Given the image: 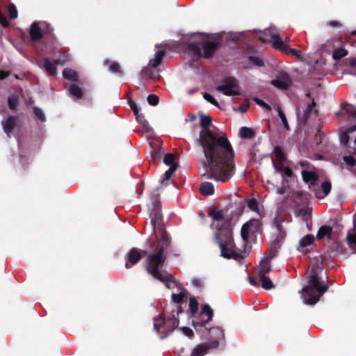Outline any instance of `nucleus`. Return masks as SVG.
Segmentation results:
<instances>
[{"mask_svg":"<svg viewBox=\"0 0 356 356\" xmlns=\"http://www.w3.org/2000/svg\"><path fill=\"white\" fill-rule=\"evenodd\" d=\"M211 122L209 116L202 115L200 144L206 159L209 176L217 181L229 179L234 169V152L230 142L223 132H215L207 127Z\"/></svg>","mask_w":356,"mask_h":356,"instance_id":"nucleus-1","label":"nucleus"},{"mask_svg":"<svg viewBox=\"0 0 356 356\" xmlns=\"http://www.w3.org/2000/svg\"><path fill=\"white\" fill-rule=\"evenodd\" d=\"M159 231L161 234V241L156 245V252L151 253L147 257V270L154 278L165 282L166 286L170 288L172 284H176V282L171 281L172 276L168 273L160 270L165 261L163 250L168 236L161 229H159Z\"/></svg>","mask_w":356,"mask_h":356,"instance_id":"nucleus-2","label":"nucleus"},{"mask_svg":"<svg viewBox=\"0 0 356 356\" xmlns=\"http://www.w3.org/2000/svg\"><path fill=\"white\" fill-rule=\"evenodd\" d=\"M323 270L322 261L318 259L316 264L312 267L311 274L309 277L308 286L299 291L302 294V298L307 305H314L320 297L327 291V286L321 284L318 274Z\"/></svg>","mask_w":356,"mask_h":356,"instance_id":"nucleus-3","label":"nucleus"},{"mask_svg":"<svg viewBox=\"0 0 356 356\" xmlns=\"http://www.w3.org/2000/svg\"><path fill=\"white\" fill-rule=\"evenodd\" d=\"M198 302L194 296L189 298V309L188 310L193 316V325L197 331H200L199 328L204 326L207 323L212 320L213 310L207 305L202 306V311L198 315L197 314L198 309Z\"/></svg>","mask_w":356,"mask_h":356,"instance_id":"nucleus-4","label":"nucleus"},{"mask_svg":"<svg viewBox=\"0 0 356 356\" xmlns=\"http://www.w3.org/2000/svg\"><path fill=\"white\" fill-rule=\"evenodd\" d=\"M218 43L213 40H209L207 38L192 43L191 49L196 55L209 57L216 51Z\"/></svg>","mask_w":356,"mask_h":356,"instance_id":"nucleus-5","label":"nucleus"},{"mask_svg":"<svg viewBox=\"0 0 356 356\" xmlns=\"http://www.w3.org/2000/svg\"><path fill=\"white\" fill-rule=\"evenodd\" d=\"M218 244L221 250V256L230 259L236 255V247L234 243L232 233L229 230H226L223 236L221 232L218 235Z\"/></svg>","mask_w":356,"mask_h":356,"instance_id":"nucleus-6","label":"nucleus"},{"mask_svg":"<svg viewBox=\"0 0 356 356\" xmlns=\"http://www.w3.org/2000/svg\"><path fill=\"white\" fill-rule=\"evenodd\" d=\"M179 311H172V316H168L167 318L154 319V327L158 332L168 334L174 330L179 325L177 320Z\"/></svg>","mask_w":356,"mask_h":356,"instance_id":"nucleus-7","label":"nucleus"},{"mask_svg":"<svg viewBox=\"0 0 356 356\" xmlns=\"http://www.w3.org/2000/svg\"><path fill=\"white\" fill-rule=\"evenodd\" d=\"M217 90L227 96H234L240 94V88L237 81L232 77L225 79L221 84L217 86Z\"/></svg>","mask_w":356,"mask_h":356,"instance_id":"nucleus-8","label":"nucleus"},{"mask_svg":"<svg viewBox=\"0 0 356 356\" xmlns=\"http://www.w3.org/2000/svg\"><path fill=\"white\" fill-rule=\"evenodd\" d=\"M259 38L264 42L271 41L273 46L281 51L288 42V41L284 42L278 35L271 33L270 30L261 32L259 35Z\"/></svg>","mask_w":356,"mask_h":356,"instance_id":"nucleus-9","label":"nucleus"},{"mask_svg":"<svg viewBox=\"0 0 356 356\" xmlns=\"http://www.w3.org/2000/svg\"><path fill=\"white\" fill-rule=\"evenodd\" d=\"M209 337L211 341V344L209 345V348H215L218 347L219 345L220 341H221L223 338V332L222 330L220 328L215 327L209 330Z\"/></svg>","mask_w":356,"mask_h":356,"instance_id":"nucleus-10","label":"nucleus"},{"mask_svg":"<svg viewBox=\"0 0 356 356\" xmlns=\"http://www.w3.org/2000/svg\"><path fill=\"white\" fill-rule=\"evenodd\" d=\"M282 51L294 56L300 62L307 63H309L308 55H304L300 50L291 48L287 44Z\"/></svg>","mask_w":356,"mask_h":356,"instance_id":"nucleus-11","label":"nucleus"},{"mask_svg":"<svg viewBox=\"0 0 356 356\" xmlns=\"http://www.w3.org/2000/svg\"><path fill=\"white\" fill-rule=\"evenodd\" d=\"M141 258V252L136 248H132L128 253V261L125 264L126 268H129L134 266Z\"/></svg>","mask_w":356,"mask_h":356,"instance_id":"nucleus-12","label":"nucleus"},{"mask_svg":"<svg viewBox=\"0 0 356 356\" xmlns=\"http://www.w3.org/2000/svg\"><path fill=\"white\" fill-rule=\"evenodd\" d=\"M272 85L279 89H286L290 84V80L285 74H282L277 79L271 81Z\"/></svg>","mask_w":356,"mask_h":356,"instance_id":"nucleus-13","label":"nucleus"},{"mask_svg":"<svg viewBox=\"0 0 356 356\" xmlns=\"http://www.w3.org/2000/svg\"><path fill=\"white\" fill-rule=\"evenodd\" d=\"M273 155L277 161H273L275 168L278 172H281L283 162L285 160L284 154L282 153L281 149L279 147H276L274 149Z\"/></svg>","mask_w":356,"mask_h":356,"instance_id":"nucleus-14","label":"nucleus"},{"mask_svg":"<svg viewBox=\"0 0 356 356\" xmlns=\"http://www.w3.org/2000/svg\"><path fill=\"white\" fill-rule=\"evenodd\" d=\"M178 292H173L172 298L175 303L180 304L185 301L186 298V290L182 287L181 284H178Z\"/></svg>","mask_w":356,"mask_h":356,"instance_id":"nucleus-15","label":"nucleus"},{"mask_svg":"<svg viewBox=\"0 0 356 356\" xmlns=\"http://www.w3.org/2000/svg\"><path fill=\"white\" fill-rule=\"evenodd\" d=\"M302 175L303 180L305 183H307L309 186L315 184L317 179V175L315 172L312 171L303 170L302 172Z\"/></svg>","mask_w":356,"mask_h":356,"instance_id":"nucleus-16","label":"nucleus"},{"mask_svg":"<svg viewBox=\"0 0 356 356\" xmlns=\"http://www.w3.org/2000/svg\"><path fill=\"white\" fill-rule=\"evenodd\" d=\"M258 278L259 282L261 284V286L266 290H270L275 287V285L272 280L267 277L266 275L260 274L258 275Z\"/></svg>","mask_w":356,"mask_h":356,"instance_id":"nucleus-17","label":"nucleus"},{"mask_svg":"<svg viewBox=\"0 0 356 356\" xmlns=\"http://www.w3.org/2000/svg\"><path fill=\"white\" fill-rule=\"evenodd\" d=\"M39 23H33L30 29V34L33 40H39L42 35L41 27Z\"/></svg>","mask_w":356,"mask_h":356,"instance_id":"nucleus-18","label":"nucleus"},{"mask_svg":"<svg viewBox=\"0 0 356 356\" xmlns=\"http://www.w3.org/2000/svg\"><path fill=\"white\" fill-rule=\"evenodd\" d=\"M200 190L204 195H211L214 192V186L209 182H204L200 184Z\"/></svg>","mask_w":356,"mask_h":356,"instance_id":"nucleus-19","label":"nucleus"},{"mask_svg":"<svg viewBox=\"0 0 356 356\" xmlns=\"http://www.w3.org/2000/svg\"><path fill=\"white\" fill-rule=\"evenodd\" d=\"M165 55V51L159 50L156 52L154 58L149 61V65L152 67H156L161 63L163 58Z\"/></svg>","mask_w":356,"mask_h":356,"instance_id":"nucleus-20","label":"nucleus"},{"mask_svg":"<svg viewBox=\"0 0 356 356\" xmlns=\"http://www.w3.org/2000/svg\"><path fill=\"white\" fill-rule=\"evenodd\" d=\"M64 79L70 81H76L78 79V74L72 69L66 68L63 72Z\"/></svg>","mask_w":356,"mask_h":356,"instance_id":"nucleus-21","label":"nucleus"},{"mask_svg":"<svg viewBox=\"0 0 356 356\" xmlns=\"http://www.w3.org/2000/svg\"><path fill=\"white\" fill-rule=\"evenodd\" d=\"M68 92L70 95L75 99H80L83 95L81 88L76 85H72L70 86L68 88Z\"/></svg>","mask_w":356,"mask_h":356,"instance_id":"nucleus-22","label":"nucleus"},{"mask_svg":"<svg viewBox=\"0 0 356 356\" xmlns=\"http://www.w3.org/2000/svg\"><path fill=\"white\" fill-rule=\"evenodd\" d=\"M270 271V266L268 260H263L257 268V275H266Z\"/></svg>","mask_w":356,"mask_h":356,"instance_id":"nucleus-23","label":"nucleus"},{"mask_svg":"<svg viewBox=\"0 0 356 356\" xmlns=\"http://www.w3.org/2000/svg\"><path fill=\"white\" fill-rule=\"evenodd\" d=\"M2 124L5 132L8 135L15 127V120L13 118H9L7 120L3 121Z\"/></svg>","mask_w":356,"mask_h":356,"instance_id":"nucleus-24","label":"nucleus"},{"mask_svg":"<svg viewBox=\"0 0 356 356\" xmlns=\"http://www.w3.org/2000/svg\"><path fill=\"white\" fill-rule=\"evenodd\" d=\"M332 232V228L330 226H323L318 230L317 237L318 238H323L325 237L330 238V234Z\"/></svg>","mask_w":356,"mask_h":356,"instance_id":"nucleus-25","label":"nucleus"},{"mask_svg":"<svg viewBox=\"0 0 356 356\" xmlns=\"http://www.w3.org/2000/svg\"><path fill=\"white\" fill-rule=\"evenodd\" d=\"M251 223H252V221L250 220V221L245 223L241 228V237H242L243 240L245 242L248 239L249 232H250Z\"/></svg>","mask_w":356,"mask_h":356,"instance_id":"nucleus-26","label":"nucleus"},{"mask_svg":"<svg viewBox=\"0 0 356 356\" xmlns=\"http://www.w3.org/2000/svg\"><path fill=\"white\" fill-rule=\"evenodd\" d=\"M314 241V236L312 234H308L305 236L300 241V246L302 248H306L310 245H312Z\"/></svg>","mask_w":356,"mask_h":356,"instance_id":"nucleus-27","label":"nucleus"},{"mask_svg":"<svg viewBox=\"0 0 356 356\" xmlns=\"http://www.w3.org/2000/svg\"><path fill=\"white\" fill-rule=\"evenodd\" d=\"M207 348L208 347L204 344L199 345L194 348L191 356H203L205 354Z\"/></svg>","mask_w":356,"mask_h":356,"instance_id":"nucleus-28","label":"nucleus"},{"mask_svg":"<svg viewBox=\"0 0 356 356\" xmlns=\"http://www.w3.org/2000/svg\"><path fill=\"white\" fill-rule=\"evenodd\" d=\"M239 134L242 138H251L254 135V131L246 127L241 128Z\"/></svg>","mask_w":356,"mask_h":356,"instance_id":"nucleus-29","label":"nucleus"},{"mask_svg":"<svg viewBox=\"0 0 356 356\" xmlns=\"http://www.w3.org/2000/svg\"><path fill=\"white\" fill-rule=\"evenodd\" d=\"M347 241L351 246L356 248V228L355 227L353 230L350 231L346 236Z\"/></svg>","mask_w":356,"mask_h":356,"instance_id":"nucleus-30","label":"nucleus"},{"mask_svg":"<svg viewBox=\"0 0 356 356\" xmlns=\"http://www.w3.org/2000/svg\"><path fill=\"white\" fill-rule=\"evenodd\" d=\"M44 67L51 75H54L56 73V70L54 63H50L47 59L44 60Z\"/></svg>","mask_w":356,"mask_h":356,"instance_id":"nucleus-31","label":"nucleus"},{"mask_svg":"<svg viewBox=\"0 0 356 356\" xmlns=\"http://www.w3.org/2000/svg\"><path fill=\"white\" fill-rule=\"evenodd\" d=\"M356 130V125L353 126L348 129H347L345 132L341 136L340 139L341 142L343 143H348L349 140L348 134L351 132H353Z\"/></svg>","mask_w":356,"mask_h":356,"instance_id":"nucleus-32","label":"nucleus"},{"mask_svg":"<svg viewBox=\"0 0 356 356\" xmlns=\"http://www.w3.org/2000/svg\"><path fill=\"white\" fill-rule=\"evenodd\" d=\"M322 188H323V190L324 195H321L318 192H316V196L317 198H320V199L321 198H323L324 196L327 195L330 192L331 184L330 183H328V182H324L322 184Z\"/></svg>","mask_w":356,"mask_h":356,"instance_id":"nucleus-33","label":"nucleus"},{"mask_svg":"<svg viewBox=\"0 0 356 356\" xmlns=\"http://www.w3.org/2000/svg\"><path fill=\"white\" fill-rule=\"evenodd\" d=\"M8 105L11 109H15L18 104L17 98L15 95H10L8 98Z\"/></svg>","mask_w":356,"mask_h":356,"instance_id":"nucleus-34","label":"nucleus"},{"mask_svg":"<svg viewBox=\"0 0 356 356\" xmlns=\"http://www.w3.org/2000/svg\"><path fill=\"white\" fill-rule=\"evenodd\" d=\"M346 54H347L346 50L341 48L334 51V53L333 54V57H334V58L337 59V58H340L341 57L346 56Z\"/></svg>","mask_w":356,"mask_h":356,"instance_id":"nucleus-35","label":"nucleus"},{"mask_svg":"<svg viewBox=\"0 0 356 356\" xmlns=\"http://www.w3.org/2000/svg\"><path fill=\"white\" fill-rule=\"evenodd\" d=\"M278 114H279V116H280V118L281 119V121L283 123L284 127L286 129H289V124H288V122H287V120H286V115H285L284 113L283 112V111L282 109L279 108Z\"/></svg>","mask_w":356,"mask_h":356,"instance_id":"nucleus-36","label":"nucleus"},{"mask_svg":"<svg viewBox=\"0 0 356 356\" xmlns=\"http://www.w3.org/2000/svg\"><path fill=\"white\" fill-rule=\"evenodd\" d=\"M150 216L152 217V222L154 227V232H156V223H159L160 220V217L153 211L151 212Z\"/></svg>","mask_w":356,"mask_h":356,"instance_id":"nucleus-37","label":"nucleus"},{"mask_svg":"<svg viewBox=\"0 0 356 356\" xmlns=\"http://www.w3.org/2000/svg\"><path fill=\"white\" fill-rule=\"evenodd\" d=\"M174 160H175V158L173 156L172 154H167L165 155V157H164V163L167 165H175L173 164L174 163Z\"/></svg>","mask_w":356,"mask_h":356,"instance_id":"nucleus-38","label":"nucleus"},{"mask_svg":"<svg viewBox=\"0 0 356 356\" xmlns=\"http://www.w3.org/2000/svg\"><path fill=\"white\" fill-rule=\"evenodd\" d=\"M105 63L108 65V69L112 72H118L120 70L119 65L115 62L106 61Z\"/></svg>","mask_w":356,"mask_h":356,"instance_id":"nucleus-39","label":"nucleus"},{"mask_svg":"<svg viewBox=\"0 0 356 356\" xmlns=\"http://www.w3.org/2000/svg\"><path fill=\"white\" fill-rule=\"evenodd\" d=\"M8 13L10 18L15 19L17 17V10L14 5H10L9 6Z\"/></svg>","mask_w":356,"mask_h":356,"instance_id":"nucleus-40","label":"nucleus"},{"mask_svg":"<svg viewBox=\"0 0 356 356\" xmlns=\"http://www.w3.org/2000/svg\"><path fill=\"white\" fill-rule=\"evenodd\" d=\"M130 106L132 108L137 121H139L140 113L136 104L134 102H130Z\"/></svg>","mask_w":356,"mask_h":356,"instance_id":"nucleus-41","label":"nucleus"},{"mask_svg":"<svg viewBox=\"0 0 356 356\" xmlns=\"http://www.w3.org/2000/svg\"><path fill=\"white\" fill-rule=\"evenodd\" d=\"M147 101L149 104L155 106L159 103V97L154 95H150L147 97Z\"/></svg>","mask_w":356,"mask_h":356,"instance_id":"nucleus-42","label":"nucleus"},{"mask_svg":"<svg viewBox=\"0 0 356 356\" xmlns=\"http://www.w3.org/2000/svg\"><path fill=\"white\" fill-rule=\"evenodd\" d=\"M176 165H172L169 170H168L165 172V179L168 180L171 178L172 175L174 173V172L176 170Z\"/></svg>","mask_w":356,"mask_h":356,"instance_id":"nucleus-43","label":"nucleus"},{"mask_svg":"<svg viewBox=\"0 0 356 356\" xmlns=\"http://www.w3.org/2000/svg\"><path fill=\"white\" fill-rule=\"evenodd\" d=\"M248 207L252 209V211H256V212H258L259 211V207H258V204H257V202L256 200H250L249 202H248Z\"/></svg>","mask_w":356,"mask_h":356,"instance_id":"nucleus-44","label":"nucleus"},{"mask_svg":"<svg viewBox=\"0 0 356 356\" xmlns=\"http://www.w3.org/2000/svg\"><path fill=\"white\" fill-rule=\"evenodd\" d=\"M344 162L350 166H353L355 164V160L352 156H346L343 157Z\"/></svg>","mask_w":356,"mask_h":356,"instance_id":"nucleus-45","label":"nucleus"},{"mask_svg":"<svg viewBox=\"0 0 356 356\" xmlns=\"http://www.w3.org/2000/svg\"><path fill=\"white\" fill-rule=\"evenodd\" d=\"M211 216L215 220H220L222 219V212L220 211H213L211 213Z\"/></svg>","mask_w":356,"mask_h":356,"instance_id":"nucleus-46","label":"nucleus"},{"mask_svg":"<svg viewBox=\"0 0 356 356\" xmlns=\"http://www.w3.org/2000/svg\"><path fill=\"white\" fill-rule=\"evenodd\" d=\"M34 113L35 114V115L42 121H44L45 120V116H44V113L42 112V110H40V108H35L34 109Z\"/></svg>","mask_w":356,"mask_h":356,"instance_id":"nucleus-47","label":"nucleus"},{"mask_svg":"<svg viewBox=\"0 0 356 356\" xmlns=\"http://www.w3.org/2000/svg\"><path fill=\"white\" fill-rule=\"evenodd\" d=\"M204 98L208 101L209 102L216 105V106H218V102L215 99V98L210 94H208V93H205L204 95Z\"/></svg>","mask_w":356,"mask_h":356,"instance_id":"nucleus-48","label":"nucleus"},{"mask_svg":"<svg viewBox=\"0 0 356 356\" xmlns=\"http://www.w3.org/2000/svg\"><path fill=\"white\" fill-rule=\"evenodd\" d=\"M181 331L184 335H186L188 337H192L193 334V330L189 327H183L181 328Z\"/></svg>","mask_w":356,"mask_h":356,"instance_id":"nucleus-49","label":"nucleus"},{"mask_svg":"<svg viewBox=\"0 0 356 356\" xmlns=\"http://www.w3.org/2000/svg\"><path fill=\"white\" fill-rule=\"evenodd\" d=\"M251 62L258 66H262L264 65V62L262 60L258 57H250V58Z\"/></svg>","mask_w":356,"mask_h":356,"instance_id":"nucleus-50","label":"nucleus"},{"mask_svg":"<svg viewBox=\"0 0 356 356\" xmlns=\"http://www.w3.org/2000/svg\"><path fill=\"white\" fill-rule=\"evenodd\" d=\"M68 60V57L67 55L63 54L60 56V57L56 60V63L60 65L65 64Z\"/></svg>","mask_w":356,"mask_h":356,"instance_id":"nucleus-51","label":"nucleus"},{"mask_svg":"<svg viewBox=\"0 0 356 356\" xmlns=\"http://www.w3.org/2000/svg\"><path fill=\"white\" fill-rule=\"evenodd\" d=\"M192 283L194 286H202L203 285V281L201 279L195 278L192 280Z\"/></svg>","mask_w":356,"mask_h":356,"instance_id":"nucleus-52","label":"nucleus"},{"mask_svg":"<svg viewBox=\"0 0 356 356\" xmlns=\"http://www.w3.org/2000/svg\"><path fill=\"white\" fill-rule=\"evenodd\" d=\"M254 101L257 103V104H259V106H261L263 107H265L268 109H270V107L268 106V105L265 103L263 100L261 99H255Z\"/></svg>","mask_w":356,"mask_h":356,"instance_id":"nucleus-53","label":"nucleus"},{"mask_svg":"<svg viewBox=\"0 0 356 356\" xmlns=\"http://www.w3.org/2000/svg\"><path fill=\"white\" fill-rule=\"evenodd\" d=\"M9 75V73L6 71H0V79H3Z\"/></svg>","mask_w":356,"mask_h":356,"instance_id":"nucleus-54","label":"nucleus"},{"mask_svg":"<svg viewBox=\"0 0 356 356\" xmlns=\"http://www.w3.org/2000/svg\"><path fill=\"white\" fill-rule=\"evenodd\" d=\"M138 122H140L143 126H145L146 124H147L146 120L144 119V116L142 114H140V113L139 121H138Z\"/></svg>","mask_w":356,"mask_h":356,"instance_id":"nucleus-55","label":"nucleus"},{"mask_svg":"<svg viewBox=\"0 0 356 356\" xmlns=\"http://www.w3.org/2000/svg\"><path fill=\"white\" fill-rule=\"evenodd\" d=\"M284 174L287 176V177H291V175H292V171L290 168H286L284 169Z\"/></svg>","mask_w":356,"mask_h":356,"instance_id":"nucleus-56","label":"nucleus"},{"mask_svg":"<svg viewBox=\"0 0 356 356\" xmlns=\"http://www.w3.org/2000/svg\"><path fill=\"white\" fill-rule=\"evenodd\" d=\"M248 282H249L252 285H253V286H257V283L256 280H255L254 278H252V277H249L248 278Z\"/></svg>","mask_w":356,"mask_h":356,"instance_id":"nucleus-57","label":"nucleus"},{"mask_svg":"<svg viewBox=\"0 0 356 356\" xmlns=\"http://www.w3.org/2000/svg\"><path fill=\"white\" fill-rule=\"evenodd\" d=\"M350 65L353 66V67L356 66V59H353V60H351Z\"/></svg>","mask_w":356,"mask_h":356,"instance_id":"nucleus-58","label":"nucleus"},{"mask_svg":"<svg viewBox=\"0 0 356 356\" xmlns=\"http://www.w3.org/2000/svg\"><path fill=\"white\" fill-rule=\"evenodd\" d=\"M306 212H307V213H308V215H309V212H310V210H309V209H307V210L306 211Z\"/></svg>","mask_w":356,"mask_h":356,"instance_id":"nucleus-59","label":"nucleus"},{"mask_svg":"<svg viewBox=\"0 0 356 356\" xmlns=\"http://www.w3.org/2000/svg\"><path fill=\"white\" fill-rule=\"evenodd\" d=\"M153 206H154V207H156L158 205L155 204H153Z\"/></svg>","mask_w":356,"mask_h":356,"instance_id":"nucleus-60","label":"nucleus"},{"mask_svg":"<svg viewBox=\"0 0 356 356\" xmlns=\"http://www.w3.org/2000/svg\"><path fill=\"white\" fill-rule=\"evenodd\" d=\"M153 206H154V207H156L158 205L155 204H153Z\"/></svg>","mask_w":356,"mask_h":356,"instance_id":"nucleus-61","label":"nucleus"}]
</instances>
